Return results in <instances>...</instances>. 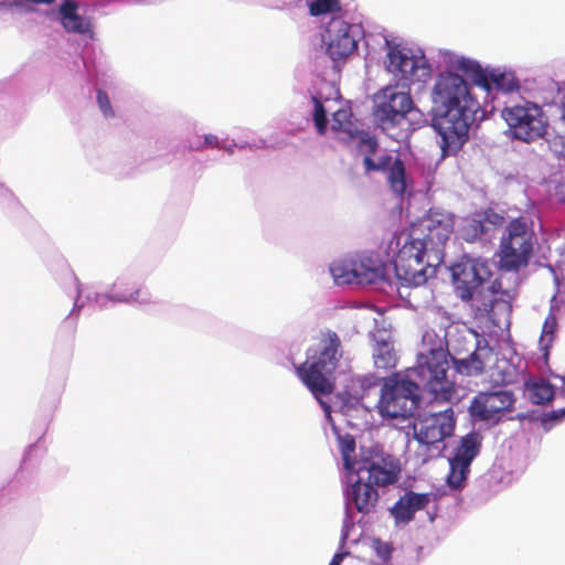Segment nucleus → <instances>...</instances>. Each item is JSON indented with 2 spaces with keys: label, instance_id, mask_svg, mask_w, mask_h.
Returning <instances> with one entry per match:
<instances>
[{
  "label": "nucleus",
  "instance_id": "1",
  "mask_svg": "<svg viewBox=\"0 0 565 565\" xmlns=\"http://www.w3.org/2000/svg\"><path fill=\"white\" fill-rule=\"evenodd\" d=\"M431 96L440 110L434 119V127L441 137L443 156L456 153L468 140L479 104L471 96L466 81L451 72L438 75Z\"/></svg>",
  "mask_w": 565,
  "mask_h": 565
},
{
  "label": "nucleus",
  "instance_id": "2",
  "mask_svg": "<svg viewBox=\"0 0 565 565\" xmlns=\"http://www.w3.org/2000/svg\"><path fill=\"white\" fill-rule=\"evenodd\" d=\"M454 285L463 301H473L476 316L500 327L508 320L512 306L511 294L503 288L501 278L483 288L491 270L486 259L466 257L451 267Z\"/></svg>",
  "mask_w": 565,
  "mask_h": 565
},
{
  "label": "nucleus",
  "instance_id": "3",
  "mask_svg": "<svg viewBox=\"0 0 565 565\" xmlns=\"http://www.w3.org/2000/svg\"><path fill=\"white\" fill-rule=\"evenodd\" d=\"M449 351L445 348V339L434 331H425L422 338V349L416 355V363L411 369L417 379L419 387L423 386L434 399L450 402L456 397V385L448 379Z\"/></svg>",
  "mask_w": 565,
  "mask_h": 565
},
{
  "label": "nucleus",
  "instance_id": "4",
  "mask_svg": "<svg viewBox=\"0 0 565 565\" xmlns=\"http://www.w3.org/2000/svg\"><path fill=\"white\" fill-rule=\"evenodd\" d=\"M394 253L395 276L405 287H418L427 282L437 273L444 262H431L430 250L419 241H415L404 230L395 233L388 243Z\"/></svg>",
  "mask_w": 565,
  "mask_h": 565
},
{
  "label": "nucleus",
  "instance_id": "5",
  "mask_svg": "<svg viewBox=\"0 0 565 565\" xmlns=\"http://www.w3.org/2000/svg\"><path fill=\"white\" fill-rule=\"evenodd\" d=\"M341 358V340L334 331L328 330L321 334L319 350L311 356L312 363L301 364L297 374L316 397L330 395L334 384L329 375L337 370Z\"/></svg>",
  "mask_w": 565,
  "mask_h": 565
},
{
  "label": "nucleus",
  "instance_id": "6",
  "mask_svg": "<svg viewBox=\"0 0 565 565\" xmlns=\"http://www.w3.org/2000/svg\"><path fill=\"white\" fill-rule=\"evenodd\" d=\"M535 234L523 216L512 218L504 228L497 252L498 266L508 273L526 268L534 250Z\"/></svg>",
  "mask_w": 565,
  "mask_h": 565
},
{
  "label": "nucleus",
  "instance_id": "7",
  "mask_svg": "<svg viewBox=\"0 0 565 565\" xmlns=\"http://www.w3.org/2000/svg\"><path fill=\"white\" fill-rule=\"evenodd\" d=\"M422 402V388L416 382L393 373L384 379L379 401L380 413L396 419L411 418Z\"/></svg>",
  "mask_w": 565,
  "mask_h": 565
},
{
  "label": "nucleus",
  "instance_id": "8",
  "mask_svg": "<svg viewBox=\"0 0 565 565\" xmlns=\"http://www.w3.org/2000/svg\"><path fill=\"white\" fill-rule=\"evenodd\" d=\"M455 227L452 213L429 209L425 215L404 228L415 241H419L430 250L431 262H444L445 246Z\"/></svg>",
  "mask_w": 565,
  "mask_h": 565
},
{
  "label": "nucleus",
  "instance_id": "9",
  "mask_svg": "<svg viewBox=\"0 0 565 565\" xmlns=\"http://www.w3.org/2000/svg\"><path fill=\"white\" fill-rule=\"evenodd\" d=\"M455 427L456 419L451 407L417 418L413 430L415 439L423 447L422 462H427L441 455L445 449L443 443L454 434Z\"/></svg>",
  "mask_w": 565,
  "mask_h": 565
},
{
  "label": "nucleus",
  "instance_id": "10",
  "mask_svg": "<svg viewBox=\"0 0 565 565\" xmlns=\"http://www.w3.org/2000/svg\"><path fill=\"white\" fill-rule=\"evenodd\" d=\"M445 348L449 351L455 369L459 374L466 376H477L484 372L486 360H488L492 350L487 345H480V340L476 332L469 331L468 334L456 333L446 341Z\"/></svg>",
  "mask_w": 565,
  "mask_h": 565
},
{
  "label": "nucleus",
  "instance_id": "11",
  "mask_svg": "<svg viewBox=\"0 0 565 565\" xmlns=\"http://www.w3.org/2000/svg\"><path fill=\"white\" fill-rule=\"evenodd\" d=\"M502 117L507 121L512 136L524 142L542 138L546 132V121L541 107L525 102L523 105L505 107Z\"/></svg>",
  "mask_w": 565,
  "mask_h": 565
},
{
  "label": "nucleus",
  "instance_id": "12",
  "mask_svg": "<svg viewBox=\"0 0 565 565\" xmlns=\"http://www.w3.org/2000/svg\"><path fill=\"white\" fill-rule=\"evenodd\" d=\"M414 109V103L408 92L397 90L395 87H385L382 90V100L374 108V118L379 127L391 132L394 128L408 124L407 115Z\"/></svg>",
  "mask_w": 565,
  "mask_h": 565
},
{
  "label": "nucleus",
  "instance_id": "13",
  "mask_svg": "<svg viewBox=\"0 0 565 565\" xmlns=\"http://www.w3.org/2000/svg\"><path fill=\"white\" fill-rule=\"evenodd\" d=\"M387 71L404 85L424 83L431 75V68L424 55H414L411 50L387 42Z\"/></svg>",
  "mask_w": 565,
  "mask_h": 565
},
{
  "label": "nucleus",
  "instance_id": "14",
  "mask_svg": "<svg viewBox=\"0 0 565 565\" xmlns=\"http://www.w3.org/2000/svg\"><path fill=\"white\" fill-rule=\"evenodd\" d=\"M363 141L370 149V154L365 156L363 159L365 172H384L391 190L398 195L404 194L407 190V177L402 159L398 156L385 153L380 156L377 160H373L371 154H375L377 141L373 138H367Z\"/></svg>",
  "mask_w": 565,
  "mask_h": 565
},
{
  "label": "nucleus",
  "instance_id": "15",
  "mask_svg": "<svg viewBox=\"0 0 565 565\" xmlns=\"http://www.w3.org/2000/svg\"><path fill=\"white\" fill-rule=\"evenodd\" d=\"M482 437L479 433L472 431L461 437L455 449L452 458L449 459L450 472L447 483L451 489H461L470 472V465L479 455Z\"/></svg>",
  "mask_w": 565,
  "mask_h": 565
},
{
  "label": "nucleus",
  "instance_id": "16",
  "mask_svg": "<svg viewBox=\"0 0 565 565\" xmlns=\"http://www.w3.org/2000/svg\"><path fill=\"white\" fill-rule=\"evenodd\" d=\"M457 68L469 77L475 85L486 92H490L492 85L504 93L518 90L520 87L519 81L513 73L488 72L479 63L469 58L462 57L458 60Z\"/></svg>",
  "mask_w": 565,
  "mask_h": 565
},
{
  "label": "nucleus",
  "instance_id": "17",
  "mask_svg": "<svg viewBox=\"0 0 565 565\" xmlns=\"http://www.w3.org/2000/svg\"><path fill=\"white\" fill-rule=\"evenodd\" d=\"M367 472V482L377 487H386L397 482L401 468L398 461L392 456L369 452L358 459V467L353 471L355 475Z\"/></svg>",
  "mask_w": 565,
  "mask_h": 565
},
{
  "label": "nucleus",
  "instance_id": "18",
  "mask_svg": "<svg viewBox=\"0 0 565 565\" xmlns=\"http://www.w3.org/2000/svg\"><path fill=\"white\" fill-rule=\"evenodd\" d=\"M515 401L510 391L480 392L471 401L469 412L477 419L489 420L497 414L511 412Z\"/></svg>",
  "mask_w": 565,
  "mask_h": 565
},
{
  "label": "nucleus",
  "instance_id": "19",
  "mask_svg": "<svg viewBox=\"0 0 565 565\" xmlns=\"http://www.w3.org/2000/svg\"><path fill=\"white\" fill-rule=\"evenodd\" d=\"M327 53L333 61H341L352 54L356 41L351 34V24L341 18H332L326 29Z\"/></svg>",
  "mask_w": 565,
  "mask_h": 565
},
{
  "label": "nucleus",
  "instance_id": "20",
  "mask_svg": "<svg viewBox=\"0 0 565 565\" xmlns=\"http://www.w3.org/2000/svg\"><path fill=\"white\" fill-rule=\"evenodd\" d=\"M505 223L503 213L493 207L475 212L462 227V236L467 242L490 239L498 228Z\"/></svg>",
  "mask_w": 565,
  "mask_h": 565
},
{
  "label": "nucleus",
  "instance_id": "21",
  "mask_svg": "<svg viewBox=\"0 0 565 565\" xmlns=\"http://www.w3.org/2000/svg\"><path fill=\"white\" fill-rule=\"evenodd\" d=\"M330 273L338 285L345 284H371L375 281L379 271L375 268L366 267L362 262L343 259L332 263Z\"/></svg>",
  "mask_w": 565,
  "mask_h": 565
},
{
  "label": "nucleus",
  "instance_id": "22",
  "mask_svg": "<svg viewBox=\"0 0 565 565\" xmlns=\"http://www.w3.org/2000/svg\"><path fill=\"white\" fill-rule=\"evenodd\" d=\"M430 501L431 493L405 492L391 508L395 524H408L414 520L416 512L425 510Z\"/></svg>",
  "mask_w": 565,
  "mask_h": 565
},
{
  "label": "nucleus",
  "instance_id": "23",
  "mask_svg": "<svg viewBox=\"0 0 565 565\" xmlns=\"http://www.w3.org/2000/svg\"><path fill=\"white\" fill-rule=\"evenodd\" d=\"M379 498V492L373 484L364 482L361 477L354 480L347 491L349 503H352L362 514L374 512Z\"/></svg>",
  "mask_w": 565,
  "mask_h": 565
},
{
  "label": "nucleus",
  "instance_id": "24",
  "mask_svg": "<svg viewBox=\"0 0 565 565\" xmlns=\"http://www.w3.org/2000/svg\"><path fill=\"white\" fill-rule=\"evenodd\" d=\"M78 3L75 0H64L58 7L60 21L64 30L75 34H92L93 25L89 18L77 13Z\"/></svg>",
  "mask_w": 565,
  "mask_h": 565
},
{
  "label": "nucleus",
  "instance_id": "25",
  "mask_svg": "<svg viewBox=\"0 0 565 565\" xmlns=\"http://www.w3.org/2000/svg\"><path fill=\"white\" fill-rule=\"evenodd\" d=\"M373 362L376 369L391 370L397 364V355L393 341L387 338H375L373 345Z\"/></svg>",
  "mask_w": 565,
  "mask_h": 565
},
{
  "label": "nucleus",
  "instance_id": "26",
  "mask_svg": "<svg viewBox=\"0 0 565 565\" xmlns=\"http://www.w3.org/2000/svg\"><path fill=\"white\" fill-rule=\"evenodd\" d=\"M353 114L350 108H340L332 114L331 128L335 132H344L353 136L356 127L352 120Z\"/></svg>",
  "mask_w": 565,
  "mask_h": 565
},
{
  "label": "nucleus",
  "instance_id": "27",
  "mask_svg": "<svg viewBox=\"0 0 565 565\" xmlns=\"http://www.w3.org/2000/svg\"><path fill=\"white\" fill-rule=\"evenodd\" d=\"M339 447L343 460L344 469L353 473L358 467V460L354 459L355 454V439L353 436L347 434L339 437Z\"/></svg>",
  "mask_w": 565,
  "mask_h": 565
},
{
  "label": "nucleus",
  "instance_id": "28",
  "mask_svg": "<svg viewBox=\"0 0 565 565\" xmlns=\"http://www.w3.org/2000/svg\"><path fill=\"white\" fill-rule=\"evenodd\" d=\"M529 392L531 402L536 405L548 403L554 397V387L546 381L533 383Z\"/></svg>",
  "mask_w": 565,
  "mask_h": 565
},
{
  "label": "nucleus",
  "instance_id": "29",
  "mask_svg": "<svg viewBox=\"0 0 565 565\" xmlns=\"http://www.w3.org/2000/svg\"><path fill=\"white\" fill-rule=\"evenodd\" d=\"M557 329V318L555 315L550 313L542 328V334L540 338V347L547 354L550 347L554 341V333Z\"/></svg>",
  "mask_w": 565,
  "mask_h": 565
},
{
  "label": "nucleus",
  "instance_id": "30",
  "mask_svg": "<svg viewBox=\"0 0 565 565\" xmlns=\"http://www.w3.org/2000/svg\"><path fill=\"white\" fill-rule=\"evenodd\" d=\"M308 7L311 17L335 13L342 9L340 0H312Z\"/></svg>",
  "mask_w": 565,
  "mask_h": 565
},
{
  "label": "nucleus",
  "instance_id": "31",
  "mask_svg": "<svg viewBox=\"0 0 565 565\" xmlns=\"http://www.w3.org/2000/svg\"><path fill=\"white\" fill-rule=\"evenodd\" d=\"M313 102V122L319 135H324L328 126L327 109L324 108L321 99L312 96Z\"/></svg>",
  "mask_w": 565,
  "mask_h": 565
},
{
  "label": "nucleus",
  "instance_id": "32",
  "mask_svg": "<svg viewBox=\"0 0 565 565\" xmlns=\"http://www.w3.org/2000/svg\"><path fill=\"white\" fill-rule=\"evenodd\" d=\"M548 147L556 157L565 160V132L554 131L548 140Z\"/></svg>",
  "mask_w": 565,
  "mask_h": 565
},
{
  "label": "nucleus",
  "instance_id": "33",
  "mask_svg": "<svg viewBox=\"0 0 565 565\" xmlns=\"http://www.w3.org/2000/svg\"><path fill=\"white\" fill-rule=\"evenodd\" d=\"M149 292H142L140 288H130V290H126L117 295L118 300L120 301H135V302H146L149 300Z\"/></svg>",
  "mask_w": 565,
  "mask_h": 565
},
{
  "label": "nucleus",
  "instance_id": "34",
  "mask_svg": "<svg viewBox=\"0 0 565 565\" xmlns=\"http://www.w3.org/2000/svg\"><path fill=\"white\" fill-rule=\"evenodd\" d=\"M97 103H98L100 110L103 111V114L106 117L114 116V110L111 108L109 97L106 94V92H104L103 89L97 90Z\"/></svg>",
  "mask_w": 565,
  "mask_h": 565
},
{
  "label": "nucleus",
  "instance_id": "35",
  "mask_svg": "<svg viewBox=\"0 0 565 565\" xmlns=\"http://www.w3.org/2000/svg\"><path fill=\"white\" fill-rule=\"evenodd\" d=\"M554 131L565 132V102L558 106V117L554 121Z\"/></svg>",
  "mask_w": 565,
  "mask_h": 565
},
{
  "label": "nucleus",
  "instance_id": "36",
  "mask_svg": "<svg viewBox=\"0 0 565 565\" xmlns=\"http://www.w3.org/2000/svg\"><path fill=\"white\" fill-rule=\"evenodd\" d=\"M379 546H377V553L381 557H383L384 559H387L391 555V552H392V548L387 545V544H382L380 542H377Z\"/></svg>",
  "mask_w": 565,
  "mask_h": 565
},
{
  "label": "nucleus",
  "instance_id": "37",
  "mask_svg": "<svg viewBox=\"0 0 565 565\" xmlns=\"http://www.w3.org/2000/svg\"><path fill=\"white\" fill-rule=\"evenodd\" d=\"M344 556H345L344 553L334 554L329 565H340L341 562L343 561Z\"/></svg>",
  "mask_w": 565,
  "mask_h": 565
},
{
  "label": "nucleus",
  "instance_id": "38",
  "mask_svg": "<svg viewBox=\"0 0 565 565\" xmlns=\"http://www.w3.org/2000/svg\"><path fill=\"white\" fill-rule=\"evenodd\" d=\"M205 143L209 146L217 147V137L213 135L205 136Z\"/></svg>",
  "mask_w": 565,
  "mask_h": 565
},
{
  "label": "nucleus",
  "instance_id": "39",
  "mask_svg": "<svg viewBox=\"0 0 565 565\" xmlns=\"http://www.w3.org/2000/svg\"><path fill=\"white\" fill-rule=\"evenodd\" d=\"M557 195L559 196L561 201L565 202V183H561L557 186Z\"/></svg>",
  "mask_w": 565,
  "mask_h": 565
},
{
  "label": "nucleus",
  "instance_id": "40",
  "mask_svg": "<svg viewBox=\"0 0 565 565\" xmlns=\"http://www.w3.org/2000/svg\"><path fill=\"white\" fill-rule=\"evenodd\" d=\"M559 416V411H554L550 414V418L553 419V420H561L563 417H558Z\"/></svg>",
  "mask_w": 565,
  "mask_h": 565
},
{
  "label": "nucleus",
  "instance_id": "41",
  "mask_svg": "<svg viewBox=\"0 0 565 565\" xmlns=\"http://www.w3.org/2000/svg\"><path fill=\"white\" fill-rule=\"evenodd\" d=\"M565 416V407L559 409V416L558 417H564Z\"/></svg>",
  "mask_w": 565,
  "mask_h": 565
},
{
  "label": "nucleus",
  "instance_id": "42",
  "mask_svg": "<svg viewBox=\"0 0 565 565\" xmlns=\"http://www.w3.org/2000/svg\"><path fill=\"white\" fill-rule=\"evenodd\" d=\"M563 384L565 385V376H563Z\"/></svg>",
  "mask_w": 565,
  "mask_h": 565
}]
</instances>
